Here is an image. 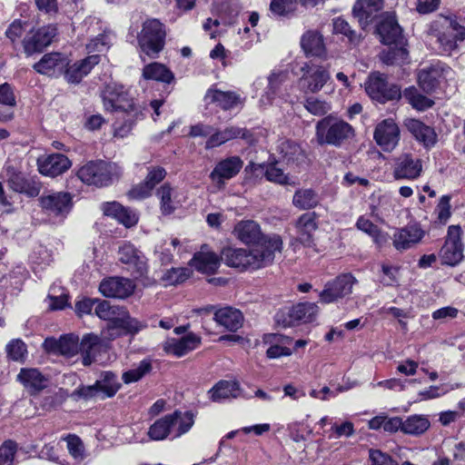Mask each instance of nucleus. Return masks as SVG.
I'll use <instances>...</instances> for the list:
<instances>
[{
  "mask_svg": "<svg viewBox=\"0 0 465 465\" xmlns=\"http://www.w3.org/2000/svg\"><path fill=\"white\" fill-rule=\"evenodd\" d=\"M462 230L459 225H450L444 245L441 247L439 257L442 264L456 266L463 259L464 246L461 242Z\"/></svg>",
  "mask_w": 465,
  "mask_h": 465,
  "instance_id": "0eeeda50",
  "label": "nucleus"
},
{
  "mask_svg": "<svg viewBox=\"0 0 465 465\" xmlns=\"http://www.w3.org/2000/svg\"><path fill=\"white\" fill-rule=\"evenodd\" d=\"M168 414L155 420L148 430V436L153 440H163L172 434Z\"/></svg>",
  "mask_w": 465,
  "mask_h": 465,
  "instance_id": "8fccbe9b",
  "label": "nucleus"
},
{
  "mask_svg": "<svg viewBox=\"0 0 465 465\" xmlns=\"http://www.w3.org/2000/svg\"><path fill=\"white\" fill-rule=\"evenodd\" d=\"M143 76L146 80H154L170 84L173 79V74L163 64L151 63L143 69Z\"/></svg>",
  "mask_w": 465,
  "mask_h": 465,
  "instance_id": "a19ab883",
  "label": "nucleus"
},
{
  "mask_svg": "<svg viewBox=\"0 0 465 465\" xmlns=\"http://www.w3.org/2000/svg\"><path fill=\"white\" fill-rule=\"evenodd\" d=\"M9 359L15 361H25L27 354L25 343L20 339L12 340L5 348Z\"/></svg>",
  "mask_w": 465,
  "mask_h": 465,
  "instance_id": "6e6d98bb",
  "label": "nucleus"
},
{
  "mask_svg": "<svg viewBox=\"0 0 465 465\" xmlns=\"http://www.w3.org/2000/svg\"><path fill=\"white\" fill-rule=\"evenodd\" d=\"M135 290V284L128 278L108 277L99 284V292L104 297L125 299L131 296Z\"/></svg>",
  "mask_w": 465,
  "mask_h": 465,
  "instance_id": "f3484780",
  "label": "nucleus"
},
{
  "mask_svg": "<svg viewBox=\"0 0 465 465\" xmlns=\"http://www.w3.org/2000/svg\"><path fill=\"white\" fill-rule=\"evenodd\" d=\"M116 220L123 223L125 227H133L138 222V215L133 210L122 207V211L118 213Z\"/></svg>",
  "mask_w": 465,
  "mask_h": 465,
  "instance_id": "338daca9",
  "label": "nucleus"
},
{
  "mask_svg": "<svg viewBox=\"0 0 465 465\" xmlns=\"http://www.w3.org/2000/svg\"><path fill=\"white\" fill-rule=\"evenodd\" d=\"M121 167L112 162L103 160L90 161L82 166L77 173L79 179L96 187L108 186L122 175Z\"/></svg>",
  "mask_w": 465,
  "mask_h": 465,
  "instance_id": "7ed1b4c3",
  "label": "nucleus"
},
{
  "mask_svg": "<svg viewBox=\"0 0 465 465\" xmlns=\"http://www.w3.org/2000/svg\"><path fill=\"white\" fill-rule=\"evenodd\" d=\"M292 204L300 210L314 208L318 204V193L310 188L299 189L293 194Z\"/></svg>",
  "mask_w": 465,
  "mask_h": 465,
  "instance_id": "a18cd8bd",
  "label": "nucleus"
},
{
  "mask_svg": "<svg viewBox=\"0 0 465 465\" xmlns=\"http://www.w3.org/2000/svg\"><path fill=\"white\" fill-rule=\"evenodd\" d=\"M200 344L201 338L190 332L181 339H167L163 343V350L169 355L180 358L198 348Z\"/></svg>",
  "mask_w": 465,
  "mask_h": 465,
  "instance_id": "b1692460",
  "label": "nucleus"
},
{
  "mask_svg": "<svg viewBox=\"0 0 465 465\" xmlns=\"http://www.w3.org/2000/svg\"><path fill=\"white\" fill-rule=\"evenodd\" d=\"M282 240L279 235L263 238L253 247H227L222 251L221 260L230 267L240 270H257L272 263L275 254L282 250Z\"/></svg>",
  "mask_w": 465,
  "mask_h": 465,
  "instance_id": "f257e3e1",
  "label": "nucleus"
},
{
  "mask_svg": "<svg viewBox=\"0 0 465 465\" xmlns=\"http://www.w3.org/2000/svg\"><path fill=\"white\" fill-rule=\"evenodd\" d=\"M333 32L347 36L350 41H353L356 38L355 32L351 30L348 22L341 17H337L333 20Z\"/></svg>",
  "mask_w": 465,
  "mask_h": 465,
  "instance_id": "69168bd1",
  "label": "nucleus"
},
{
  "mask_svg": "<svg viewBox=\"0 0 465 465\" xmlns=\"http://www.w3.org/2000/svg\"><path fill=\"white\" fill-rule=\"evenodd\" d=\"M450 198L448 195H443L440 197L439 203L435 209V213H437L438 220L440 223H446L447 220L450 216Z\"/></svg>",
  "mask_w": 465,
  "mask_h": 465,
  "instance_id": "e2e57ef3",
  "label": "nucleus"
},
{
  "mask_svg": "<svg viewBox=\"0 0 465 465\" xmlns=\"http://www.w3.org/2000/svg\"><path fill=\"white\" fill-rule=\"evenodd\" d=\"M279 152L287 163L299 165L305 163L306 154L304 151L293 142L282 141L279 145Z\"/></svg>",
  "mask_w": 465,
  "mask_h": 465,
  "instance_id": "79ce46f5",
  "label": "nucleus"
},
{
  "mask_svg": "<svg viewBox=\"0 0 465 465\" xmlns=\"http://www.w3.org/2000/svg\"><path fill=\"white\" fill-rule=\"evenodd\" d=\"M430 426V422L424 415H411L403 420L402 432L404 434L420 436Z\"/></svg>",
  "mask_w": 465,
  "mask_h": 465,
  "instance_id": "c03bdc74",
  "label": "nucleus"
},
{
  "mask_svg": "<svg viewBox=\"0 0 465 465\" xmlns=\"http://www.w3.org/2000/svg\"><path fill=\"white\" fill-rule=\"evenodd\" d=\"M233 234L242 242L246 244L253 243L254 245H258L263 238L271 236L262 235L259 224L251 220L239 222L233 229Z\"/></svg>",
  "mask_w": 465,
  "mask_h": 465,
  "instance_id": "c756f323",
  "label": "nucleus"
},
{
  "mask_svg": "<svg viewBox=\"0 0 465 465\" xmlns=\"http://www.w3.org/2000/svg\"><path fill=\"white\" fill-rule=\"evenodd\" d=\"M192 274V271L188 268H172L167 270L161 281L164 286L176 285L186 281Z\"/></svg>",
  "mask_w": 465,
  "mask_h": 465,
  "instance_id": "603ef678",
  "label": "nucleus"
},
{
  "mask_svg": "<svg viewBox=\"0 0 465 465\" xmlns=\"http://www.w3.org/2000/svg\"><path fill=\"white\" fill-rule=\"evenodd\" d=\"M68 64L67 57L61 53H49L34 64V69L41 74L57 77L64 73Z\"/></svg>",
  "mask_w": 465,
  "mask_h": 465,
  "instance_id": "5701e85b",
  "label": "nucleus"
},
{
  "mask_svg": "<svg viewBox=\"0 0 465 465\" xmlns=\"http://www.w3.org/2000/svg\"><path fill=\"white\" fill-rule=\"evenodd\" d=\"M210 399L213 401L237 398L240 396L239 383L232 381H220L209 391Z\"/></svg>",
  "mask_w": 465,
  "mask_h": 465,
  "instance_id": "58836bf2",
  "label": "nucleus"
},
{
  "mask_svg": "<svg viewBox=\"0 0 465 465\" xmlns=\"http://www.w3.org/2000/svg\"><path fill=\"white\" fill-rule=\"evenodd\" d=\"M424 235L425 232L419 224H409L395 232L392 244L396 250L405 251L419 243Z\"/></svg>",
  "mask_w": 465,
  "mask_h": 465,
  "instance_id": "a878e982",
  "label": "nucleus"
},
{
  "mask_svg": "<svg viewBox=\"0 0 465 465\" xmlns=\"http://www.w3.org/2000/svg\"><path fill=\"white\" fill-rule=\"evenodd\" d=\"M265 177L268 181L279 184H292L288 175L277 167L275 163H271L265 167Z\"/></svg>",
  "mask_w": 465,
  "mask_h": 465,
  "instance_id": "4d7b16f0",
  "label": "nucleus"
},
{
  "mask_svg": "<svg viewBox=\"0 0 465 465\" xmlns=\"http://www.w3.org/2000/svg\"><path fill=\"white\" fill-rule=\"evenodd\" d=\"M408 58L409 52L403 46V44L394 45L393 47H390L388 50H384L381 54V61L388 65L405 64L407 63Z\"/></svg>",
  "mask_w": 465,
  "mask_h": 465,
  "instance_id": "09e8293b",
  "label": "nucleus"
},
{
  "mask_svg": "<svg viewBox=\"0 0 465 465\" xmlns=\"http://www.w3.org/2000/svg\"><path fill=\"white\" fill-rule=\"evenodd\" d=\"M108 338L102 337L94 333H87L83 336L79 341V351L83 357L84 366L91 365L96 359V356L107 348Z\"/></svg>",
  "mask_w": 465,
  "mask_h": 465,
  "instance_id": "aec40b11",
  "label": "nucleus"
},
{
  "mask_svg": "<svg viewBox=\"0 0 465 465\" xmlns=\"http://www.w3.org/2000/svg\"><path fill=\"white\" fill-rule=\"evenodd\" d=\"M318 312L316 303L302 302L282 310L276 314V321L284 327L301 322H309L315 319Z\"/></svg>",
  "mask_w": 465,
  "mask_h": 465,
  "instance_id": "9d476101",
  "label": "nucleus"
},
{
  "mask_svg": "<svg viewBox=\"0 0 465 465\" xmlns=\"http://www.w3.org/2000/svg\"><path fill=\"white\" fill-rule=\"evenodd\" d=\"M302 47L306 56H318L320 54V35L307 32L302 38Z\"/></svg>",
  "mask_w": 465,
  "mask_h": 465,
  "instance_id": "864d4df0",
  "label": "nucleus"
},
{
  "mask_svg": "<svg viewBox=\"0 0 465 465\" xmlns=\"http://www.w3.org/2000/svg\"><path fill=\"white\" fill-rule=\"evenodd\" d=\"M356 279L350 273L341 274L328 282L322 291V303L337 302L352 292Z\"/></svg>",
  "mask_w": 465,
  "mask_h": 465,
  "instance_id": "f8f14e48",
  "label": "nucleus"
},
{
  "mask_svg": "<svg viewBox=\"0 0 465 465\" xmlns=\"http://www.w3.org/2000/svg\"><path fill=\"white\" fill-rule=\"evenodd\" d=\"M382 0H357L352 8L354 17L362 27L367 26L382 8Z\"/></svg>",
  "mask_w": 465,
  "mask_h": 465,
  "instance_id": "7c9ffc66",
  "label": "nucleus"
},
{
  "mask_svg": "<svg viewBox=\"0 0 465 465\" xmlns=\"http://www.w3.org/2000/svg\"><path fill=\"white\" fill-rule=\"evenodd\" d=\"M296 0H272L271 11L278 15H286L295 10Z\"/></svg>",
  "mask_w": 465,
  "mask_h": 465,
  "instance_id": "bf43d9fd",
  "label": "nucleus"
},
{
  "mask_svg": "<svg viewBox=\"0 0 465 465\" xmlns=\"http://www.w3.org/2000/svg\"><path fill=\"white\" fill-rule=\"evenodd\" d=\"M165 35L164 26L159 20H146L138 36L140 48L147 55L154 56L163 48Z\"/></svg>",
  "mask_w": 465,
  "mask_h": 465,
  "instance_id": "39448f33",
  "label": "nucleus"
},
{
  "mask_svg": "<svg viewBox=\"0 0 465 465\" xmlns=\"http://www.w3.org/2000/svg\"><path fill=\"white\" fill-rule=\"evenodd\" d=\"M40 173L56 177L66 172L72 165L71 161L64 154L53 153L37 160Z\"/></svg>",
  "mask_w": 465,
  "mask_h": 465,
  "instance_id": "cd10ccee",
  "label": "nucleus"
},
{
  "mask_svg": "<svg viewBox=\"0 0 465 465\" xmlns=\"http://www.w3.org/2000/svg\"><path fill=\"white\" fill-rule=\"evenodd\" d=\"M326 127L324 134H322V140L334 146H341L345 142L352 139L355 135L353 127L343 120L324 119L322 121V128Z\"/></svg>",
  "mask_w": 465,
  "mask_h": 465,
  "instance_id": "ddd939ff",
  "label": "nucleus"
},
{
  "mask_svg": "<svg viewBox=\"0 0 465 465\" xmlns=\"http://www.w3.org/2000/svg\"><path fill=\"white\" fill-rule=\"evenodd\" d=\"M262 342L269 346L266 351V356L269 359H278L292 354V348H291L292 340L287 336L266 333L262 336Z\"/></svg>",
  "mask_w": 465,
  "mask_h": 465,
  "instance_id": "c85d7f7f",
  "label": "nucleus"
},
{
  "mask_svg": "<svg viewBox=\"0 0 465 465\" xmlns=\"http://www.w3.org/2000/svg\"><path fill=\"white\" fill-rule=\"evenodd\" d=\"M166 176V171L160 166H154L149 168L148 173L144 179V182L151 186L152 189L155 187L160 182H162Z\"/></svg>",
  "mask_w": 465,
  "mask_h": 465,
  "instance_id": "680f3d73",
  "label": "nucleus"
},
{
  "mask_svg": "<svg viewBox=\"0 0 465 465\" xmlns=\"http://www.w3.org/2000/svg\"><path fill=\"white\" fill-rule=\"evenodd\" d=\"M450 73V67L441 62L430 64L418 71V85L425 94H431L440 88Z\"/></svg>",
  "mask_w": 465,
  "mask_h": 465,
  "instance_id": "423d86ee",
  "label": "nucleus"
},
{
  "mask_svg": "<svg viewBox=\"0 0 465 465\" xmlns=\"http://www.w3.org/2000/svg\"><path fill=\"white\" fill-rule=\"evenodd\" d=\"M57 29L54 25H48L36 30L30 31L23 40V47L26 55L42 52L56 35Z\"/></svg>",
  "mask_w": 465,
  "mask_h": 465,
  "instance_id": "9b49d317",
  "label": "nucleus"
},
{
  "mask_svg": "<svg viewBox=\"0 0 465 465\" xmlns=\"http://www.w3.org/2000/svg\"><path fill=\"white\" fill-rule=\"evenodd\" d=\"M219 264L220 259L218 256L205 247H203L199 252L195 253L190 262L191 266L203 273L215 272Z\"/></svg>",
  "mask_w": 465,
  "mask_h": 465,
  "instance_id": "c9c22d12",
  "label": "nucleus"
},
{
  "mask_svg": "<svg viewBox=\"0 0 465 465\" xmlns=\"http://www.w3.org/2000/svg\"><path fill=\"white\" fill-rule=\"evenodd\" d=\"M318 215L315 212L303 213L298 221V227L301 232L302 241L310 245L313 234L318 230Z\"/></svg>",
  "mask_w": 465,
  "mask_h": 465,
  "instance_id": "ea45409f",
  "label": "nucleus"
},
{
  "mask_svg": "<svg viewBox=\"0 0 465 465\" xmlns=\"http://www.w3.org/2000/svg\"><path fill=\"white\" fill-rule=\"evenodd\" d=\"M126 115L127 119H125L124 123L115 124L114 137L123 139L130 134L134 123L138 117H132L130 114Z\"/></svg>",
  "mask_w": 465,
  "mask_h": 465,
  "instance_id": "0e129e2a",
  "label": "nucleus"
},
{
  "mask_svg": "<svg viewBox=\"0 0 465 465\" xmlns=\"http://www.w3.org/2000/svg\"><path fill=\"white\" fill-rule=\"evenodd\" d=\"M168 416L172 420L170 427L173 438L185 434L194 424V414L192 411H175Z\"/></svg>",
  "mask_w": 465,
  "mask_h": 465,
  "instance_id": "e433bc0d",
  "label": "nucleus"
},
{
  "mask_svg": "<svg viewBox=\"0 0 465 465\" xmlns=\"http://www.w3.org/2000/svg\"><path fill=\"white\" fill-rule=\"evenodd\" d=\"M373 138L382 151L391 152L399 143L400 128L392 119H385L376 125Z\"/></svg>",
  "mask_w": 465,
  "mask_h": 465,
  "instance_id": "dca6fc26",
  "label": "nucleus"
},
{
  "mask_svg": "<svg viewBox=\"0 0 465 465\" xmlns=\"http://www.w3.org/2000/svg\"><path fill=\"white\" fill-rule=\"evenodd\" d=\"M70 455L78 460L84 458V448L81 439L76 435H68L65 439Z\"/></svg>",
  "mask_w": 465,
  "mask_h": 465,
  "instance_id": "13d9d810",
  "label": "nucleus"
},
{
  "mask_svg": "<svg viewBox=\"0 0 465 465\" xmlns=\"http://www.w3.org/2000/svg\"><path fill=\"white\" fill-rule=\"evenodd\" d=\"M120 387L121 384L118 382L116 375L111 371H105L94 385L82 387L78 393L84 399L104 400L114 396Z\"/></svg>",
  "mask_w": 465,
  "mask_h": 465,
  "instance_id": "6e6552de",
  "label": "nucleus"
},
{
  "mask_svg": "<svg viewBox=\"0 0 465 465\" xmlns=\"http://www.w3.org/2000/svg\"><path fill=\"white\" fill-rule=\"evenodd\" d=\"M368 95L379 103L396 100L401 97V90L396 84L388 85L385 78L380 73L371 74L365 83Z\"/></svg>",
  "mask_w": 465,
  "mask_h": 465,
  "instance_id": "1a4fd4ad",
  "label": "nucleus"
},
{
  "mask_svg": "<svg viewBox=\"0 0 465 465\" xmlns=\"http://www.w3.org/2000/svg\"><path fill=\"white\" fill-rule=\"evenodd\" d=\"M118 256L121 262L128 265L138 276L143 275L147 272V262L145 256L137 250L133 244L124 242L119 247Z\"/></svg>",
  "mask_w": 465,
  "mask_h": 465,
  "instance_id": "412c9836",
  "label": "nucleus"
},
{
  "mask_svg": "<svg viewBox=\"0 0 465 465\" xmlns=\"http://www.w3.org/2000/svg\"><path fill=\"white\" fill-rule=\"evenodd\" d=\"M104 106L106 110L123 112L132 117H138L141 111L135 106L130 90L123 85L110 84L103 92Z\"/></svg>",
  "mask_w": 465,
  "mask_h": 465,
  "instance_id": "20e7f679",
  "label": "nucleus"
},
{
  "mask_svg": "<svg viewBox=\"0 0 465 465\" xmlns=\"http://www.w3.org/2000/svg\"><path fill=\"white\" fill-rule=\"evenodd\" d=\"M94 313L101 320L110 322L107 328L102 331V335L109 341L120 336L121 333L116 332L117 330H122L124 334L135 335L147 327L145 322L132 317L124 306L112 304L105 300L98 302Z\"/></svg>",
  "mask_w": 465,
  "mask_h": 465,
  "instance_id": "f03ea898",
  "label": "nucleus"
},
{
  "mask_svg": "<svg viewBox=\"0 0 465 465\" xmlns=\"http://www.w3.org/2000/svg\"><path fill=\"white\" fill-rule=\"evenodd\" d=\"M214 320L228 331H235L242 327L243 317L240 311L227 307L218 310Z\"/></svg>",
  "mask_w": 465,
  "mask_h": 465,
  "instance_id": "4c0bfd02",
  "label": "nucleus"
},
{
  "mask_svg": "<svg viewBox=\"0 0 465 465\" xmlns=\"http://www.w3.org/2000/svg\"><path fill=\"white\" fill-rule=\"evenodd\" d=\"M151 369L152 365L149 361H142L136 368L124 372L122 379L126 384L136 382L148 373Z\"/></svg>",
  "mask_w": 465,
  "mask_h": 465,
  "instance_id": "5fc2aeb1",
  "label": "nucleus"
},
{
  "mask_svg": "<svg viewBox=\"0 0 465 465\" xmlns=\"http://www.w3.org/2000/svg\"><path fill=\"white\" fill-rule=\"evenodd\" d=\"M16 445L11 440L5 441L0 446V465H12Z\"/></svg>",
  "mask_w": 465,
  "mask_h": 465,
  "instance_id": "052dcab7",
  "label": "nucleus"
},
{
  "mask_svg": "<svg viewBox=\"0 0 465 465\" xmlns=\"http://www.w3.org/2000/svg\"><path fill=\"white\" fill-rule=\"evenodd\" d=\"M237 137H245V130L230 126L223 131L216 132L212 134L205 143L206 149H211Z\"/></svg>",
  "mask_w": 465,
  "mask_h": 465,
  "instance_id": "37998d69",
  "label": "nucleus"
},
{
  "mask_svg": "<svg viewBox=\"0 0 465 465\" xmlns=\"http://www.w3.org/2000/svg\"><path fill=\"white\" fill-rule=\"evenodd\" d=\"M465 39V27L454 20L449 21L448 25L439 33L438 42L440 52L444 54H450L458 47V42Z\"/></svg>",
  "mask_w": 465,
  "mask_h": 465,
  "instance_id": "6ab92c4d",
  "label": "nucleus"
},
{
  "mask_svg": "<svg viewBox=\"0 0 465 465\" xmlns=\"http://www.w3.org/2000/svg\"><path fill=\"white\" fill-rule=\"evenodd\" d=\"M408 127L415 138L423 143L425 146H430L435 143L436 134L434 130L425 125L420 121L412 120L410 122Z\"/></svg>",
  "mask_w": 465,
  "mask_h": 465,
  "instance_id": "49530a36",
  "label": "nucleus"
},
{
  "mask_svg": "<svg viewBox=\"0 0 465 465\" xmlns=\"http://www.w3.org/2000/svg\"><path fill=\"white\" fill-rule=\"evenodd\" d=\"M301 70L303 72V75L301 79L302 88L311 93H316L320 80L319 68L317 66L305 64Z\"/></svg>",
  "mask_w": 465,
  "mask_h": 465,
  "instance_id": "3c124183",
  "label": "nucleus"
},
{
  "mask_svg": "<svg viewBox=\"0 0 465 465\" xmlns=\"http://www.w3.org/2000/svg\"><path fill=\"white\" fill-rule=\"evenodd\" d=\"M43 348L49 353L72 357L79 352V338L73 333L62 335L59 339L48 337L45 340Z\"/></svg>",
  "mask_w": 465,
  "mask_h": 465,
  "instance_id": "a211bd4d",
  "label": "nucleus"
},
{
  "mask_svg": "<svg viewBox=\"0 0 465 465\" xmlns=\"http://www.w3.org/2000/svg\"><path fill=\"white\" fill-rule=\"evenodd\" d=\"M156 196L160 201V210L164 215L172 214L181 205L177 188L168 183L157 189Z\"/></svg>",
  "mask_w": 465,
  "mask_h": 465,
  "instance_id": "473e14b6",
  "label": "nucleus"
},
{
  "mask_svg": "<svg viewBox=\"0 0 465 465\" xmlns=\"http://www.w3.org/2000/svg\"><path fill=\"white\" fill-rule=\"evenodd\" d=\"M381 42L384 45L403 44L402 30L393 14H385L377 26Z\"/></svg>",
  "mask_w": 465,
  "mask_h": 465,
  "instance_id": "4be33fe9",
  "label": "nucleus"
},
{
  "mask_svg": "<svg viewBox=\"0 0 465 465\" xmlns=\"http://www.w3.org/2000/svg\"><path fill=\"white\" fill-rule=\"evenodd\" d=\"M207 104H214L223 110H230L241 103V97L232 91H221L210 88L204 96Z\"/></svg>",
  "mask_w": 465,
  "mask_h": 465,
  "instance_id": "f704fd0d",
  "label": "nucleus"
},
{
  "mask_svg": "<svg viewBox=\"0 0 465 465\" xmlns=\"http://www.w3.org/2000/svg\"><path fill=\"white\" fill-rule=\"evenodd\" d=\"M403 97L413 108L419 111L427 110L434 104L433 100L420 94L414 86L406 88L403 92Z\"/></svg>",
  "mask_w": 465,
  "mask_h": 465,
  "instance_id": "de8ad7c7",
  "label": "nucleus"
},
{
  "mask_svg": "<svg viewBox=\"0 0 465 465\" xmlns=\"http://www.w3.org/2000/svg\"><path fill=\"white\" fill-rule=\"evenodd\" d=\"M99 62V55L94 54L89 55L81 61L75 62L71 65H67L68 67L64 71V77L66 81L72 84H78Z\"/></svg>",
  "mask_w": 465,
  "mask_h": 465,
  "instance_id": "2f4dec72",
  "label": "nucleus"
},
{
  "mask_svg": "<svg viewBox=\"0 0 465 465\" xmlns=\"http://www.w3.org/2000/svg\"><path fill=\"white\" fill-rule=\"evenodd\" d=\"M422 172L421 161L411 154H402L396 159L393 167V177L396 180H415Z\"/></svg>",
  "mask_w": 465,
  "mask_h": 465,
  "instance_id": "393cba45",
  "label": "nucleus"
},
{
  "mask_svg": "<svg viewBox=\"0 0 465 465\" xmlns=\"http://www.w3.org/2000/svg\"><path fill=\"white\" fill-rule=\"evenodd\" d=\"M41 208L49 215H65L72 207V195L67 192H48L39 198Z\"/></svg>",
  "mask_w": 465,
  "mask_h": 465,
  "instance_id": "4468645a",
  "label": "nucleus"
},
{
  "mask_svg": "<svg viewBox=\"0 0 465 465\" xmlns=\"http://www.w3.org/2000/svg\"><path fill=\"white\" fill-rule=\"evenodd\" d=\"M17 380L29 391L35 394L44 390L47 386V379L39 370L35 368H23L17 375Z\"/></svg>",
  "mask_w": 465,
  "mask_h": 465,
  "instance_id": "72a5a7b5",
  "label": "nucleus"
},
{
  "mask_svg": "<svg viewBox=\"0 0 465 465\" xmlns=\"http://www.w3.org/2000/svg\"><path fill=\"white\" fill-rule=\"evenodd\" d=\"M371 465H398L388 454L379 450H370Z\"/></svg>",
  "mask_w": 465,
  "mask_h": 465,
  "instance_id": "774afa93",
  "label": "nucleus"
},
{
  "mask_svg": "<svg viewBox=\"0 0 465 465\" xmlns=\"http://www.w3.org/2000/svg\"><path fill=\"white\" fill-rule=\"evenodd\" d=\"M5 175L9 188L14 192L25 194L28 197H36L40 193L41 184L34 179L27 178L14 166H6Z\"/></svg>",
  "mask_w": 465,
  "mask_h": 465,
  "instance_id": "2eb2a0df",
  "label": "nucleus"
},
{
  "mask_svg": "<svg viewBox=\"0 0 465 465\" xmlns=\"http://www.w3.org/2000/svg\"><path fill=\"white\" fill-rule=\"evenodd\" d=\"M242 161L239 156H232L220 161L212 173L211 180L218 185H223L226 180L234 177L242 167Z\"/></svg>",
  "mask_w": 465,
  "mask_h": 465,
  "instance_id": "bb28decb",
  "label": "nucleus"
}]
</instances>
